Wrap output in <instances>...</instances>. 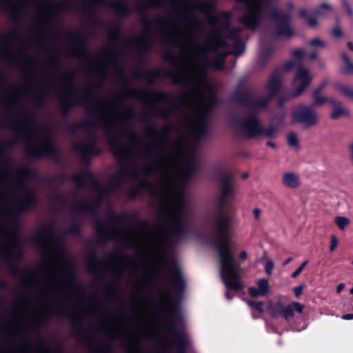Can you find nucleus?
Returning <instances> with one entry per match:
<instances>
[{
	"label": "nucleus",
	"mask_w": 353,
	"mask_h": 353,
	"mask_svg": "<svg viewBox=\"0 0 353 353\" xmlns=\"http://www.w3.org/2000/svg\"><path fill=\"white\" fill-rule=\"evenodd\" d=\"M154 185L143 181L139 190H146L161 200L167 210L169 230L181 234L184 229L188 215L185 189L179 180L180 178H157Z\"/></svg>",
	"instance_id": "1"
},
{
	"label": "nucleus",
	"mask_w": 353,
	"mask_h": 353,
	"mask_svg": "<svg viewBox=\"0 0 353 353\" xmlns=\"http://www.w3.org/2000/svg\"><path fill=\"white\" fill-rule=\"evenodd\" d=\"M230 219L220 214L215 221V228L219 242L216 248L219 254L220 274L227 290L239 291L243 287L238 274V265L231 250L230 243Z\"/></svg>",
	"instance_id": "2"
},
{
	"label": "nucleus",
	"mask_w": 353,
	"mask_h": 353,
	"mask_svg": "<svg viewBox=\"0 0 353 353\" xmlns=\"http://www.w3.org/2000/svg\"><path fill=\"white\" fill-rule=\"evenodd\" d=\"M188 56L183 61L176 74L178 83H192L197 94H192L194 99L201 97L204 88L208 89V83L205 79L204 49L190 41L188 46Z\"/></svg>",
	"instance_id": "3"
},
{
	"label": "nucleus",
	"mask_w": 353,
	"mask_h": 353,
	"mask_svg": "<svg viewBox=\"0 0 353 353\" xmlns=\"http://www.w3.org/2000/svg\"><path fill=\"white\" fill-rule=\"evenodd\" d=\"M130 241L132 246L146 256L154 273L160 272L166 266L165 243L160 233L142 230L132 234Z\"/></svg>",
	"instance_id": "4"
},
{
	"label": "nucleus",
	"mask_w": 353,
	"mask_h": 353,
	"mask_svg": "<svg viewBox=\"0 0 353 353\" xmlns=\"http://www.w3.org/2000/svg\"><path fill=\"white\" fill-rule=\"evenodd\" d=\"M317 113L309 106L301 105L294 109L292 113V122L299 123L305 128L315 125L319 121Z\"/></svg>",
	"instance_id": "5"
},
{
	"label": "nucleus",
	"mask_w": 353,
	"mask_h": 353,
	"mask_svg": "<svg viewBox=\"0 0 353 353\" xmlns=\"http://www.w3.org/2000/svg\"><path fill=\"white\" fill-rule=\"evenodd\" d=\"M312 75L307 69L299 68L293 80L295 95L301 94L310 85Z\"/></svg>",
	"instance_id": "6"
},
{
	"label": "nucleus",
	"mask_w": 353,
	"mask_h": 353,
	"mask_svg": "<svg viewBox=\"0 0 353 353\" xmlns=\"http://www.w3.org/2000/svg\"><path fill=\"white\" fill-rule=\"evenodd\" d=\"M236 130L245 135L252 137L261 132V125L256 118H252L243 123L236 124Z\"/></svg>",
	"instance_id": "7"
},
{
	"label": "nucleus",
	"mask_w": 353,
	"mask_h": 353,
	"mask_svg": "<svg viewBox=\"0 0 353 353\" xmlns=\"http://www.w3.org/2000/svg\"><path fill=\"white\" fill-rule=\"evenodd\" d=\"M34 201V195L32 190L23 188L21 190L20 196L17 198L18 211H25L28 210Z\"/></svg>",
	"instance_id": "8"
},
{
	"label": "nucleus",
	"mask_w": 353,
	"mask_h": 353,
	"mask_svg": "<svg viewBox=\"0 0 353 353\" xmlns=\"http://www.w3.org/2000/svg\"><path fill=\"white\" fill-rule=\"evenodd\" d=\"M270 292L269 282L265 279H261L256 283V288L250 287L248 288L249 294L252 297L265 296Z\"/></svg>",
	"instance_id": "9"
},
{
	"label": "nucleus",
	"mask_w": 353,
	"mask_h": 353,
	"mask_svg": "<svg viewBox=\"0 0 353 353\" xmlns=\"http://www.w3.org/2000/svg\"><path fill=\"white\" fill-rule=\"evenodd\" d=\"M234 196V187L228 178H225L222 182L221 192L220 195V204L225 205Z\"/></svg>",
	"instance_id": "10"
},
{
	"label": "nucleus",
	"mask_w": 353,
	"mask_h": 353,
	"mask_svg": "<svg viewBox=\"0 0 353 353\" xmlns=\"http://www.w3.org/2000/svg\"><path fill=\"white\" fill-rule=\"evenodd\" d=\"M328 104L332 109L331 117L333 119H337L343 117L349 116V111L343 106H341L336 99L332 98L329 99Z\"/></svg>",
	"instance_id": "11"
},
{
	"label": "nucleus",
	"mask_w": 353,
	"mask_h": 353,
	"mask_svg": "<svg viewBox=\"0 0 353 353\" xmlns=\"http://www.w3.org/2000/svg\"><path fill=\"white\" fill-rule=\"evenodd\" d=\"M334 88L338 93L353 100V88L350 85L341 82H336L334 83Z\"/></svg>",
	"instance_id": "12"
},
{
	"label": "nucleus",
	"mask_w": 353,
	"mask_h": 353,
	"mask_svg": "<svg viewBox=\"0 0 353 353\" xmlns=\"http://www.w3.org/2000/svg\"><path fill=\"white\" fill-rule=\"evenodd\" d=\"M283 305L277 303L276 304H273L271 302L268 303V305L267 310L269 311L270 315L273 317H277L282 313Z\"/></svg>",
	"instance_id": "13"
},
{
	"label": "nucleus",
	"mask_w": 353,
	"mask_h": 353,
	"mask_svg": "<svg viewBox=\"0 0 353 353\" xmlns=\"http://www.w3.org/2000/svg\"><path fill=\"white\" fill-rule=\"evenodd\" d=\"M37 147L39 148L37 149L36 154H45L50 151V145L46 140L43 139L39 140L37 142Z\"/></svg>",
	"instance_id": "14"
},
{
	"label": "nucleus",
	"mask_w": 353,
	"mask_h": 353,
	"mask_svg": "<svg viewBox=\"0 0 353 353\" xmlns=\"http://www.w3.org/2000/svg\"><path fill=\"white\" fill-rule=\"evenodd\" d=\"M320 92L319 90H315L312 94L313 103L316 106L323 105L326 102L328 103V99H330L321 95Z\"/></svg>",
	"instance_id": "15"
},
{
	"label": "nucleus",
	"mask_w": 353,
	"mask_h": 353,
	"mask_svg": "<svg viewBox=\"0 0 353 353\" xmlns=\"http://www.w3.org/2000/svg\"><path fill=\"white\" fill-rule=\"evenodd\" d=\"M343 65L341 69V72L345 74H353V63L346 57L343 56Z\"/></svg>",
	"instance_id": "16"
},
{
	"label": "nucleus",
	"mask_w": 353,
	"mask_h": 353,
	"mask_svg": "<svg viewBox=\"0 0 353 353\" xmlns=\"http://www.w3.org/2000/svg\"><path fill=\"white\" fill-rule=\"evenodd\" d=\"M334 223L340 230H344L350 225V221L345 216H336Z\"/></svg>",
	"instance_id": "17"
},
{
	"label": "nucleus",
	"mask_w": 353,
	"mask_h": 353,
	"mask_svg": "<svg viewBox=\"0 0 353 353\" xmlns=\"http://www.w3.org/2000/svg\"><path fill=\"white\" fill-rule=\"evenodd\" d=\"M282 183L287 188H295L300 185V181L299 178H283Z\"/></svg>",
	"instance_id": "18"
},
{
	"label": "nucleus",
	"mask_w": 353,
	"mask_h": 353,
	"mask_svg": "<svg viewBox=\"0 0 353 353\" xmlns=\"http://www.w3.org/2000/svg\"><path fill=\"white\" fill-rule=\"evenodd\" d=\"M287 142L290 147L297 149L299 147V139L296 134L290 132L287 136Z\"/></svg>",
	"instance_id": "19"
},
{
	"label": "nucleus",
	"mask_w": 353,
	"mask_h": 353,
	"mask_svg": "<svg viewBox=\"0 0 353 353\" xmlns=\"http://www.w3.org/2000/svg\"><path fill=\"white\" fill-rule=\"evenodd\" d=\"M281 315H283L286 320L292 318L294 316V308H292V305H289L287 307L283 306Z\"/></svg>",
	"instance_id": "20"
},
{
	"label": "nucleus",
	"mask_w": 353,
	"mask_h": 353,
	"mask_svg": "<svg viewBox=\"0 0 353 353\" xmlns=\"http://www.w3.org/2000/svg\"><path fill=\"white\" fill-rule=\"evenodd\" d=\"M309 46L312 50H316L319 48H324L325 46V44L324 43L323 41H322L319 39L316 38V39H314L310 41Z\"/></svg>",
	"instance_id": "21"
},
{
	"label": "nucleus",
	"mask_w": 353,
	"mask_h": 353,
	"mask_svg": "<svg viewBox=\"0 0 353 353\" xmlns=\"http://www.w3.org/2000/svg\"><path fill=\"white\" fill-rule=\"evenodd\" d=\"M188 154V148L185 145H180L176 150V158H183L187 156Z\"/></svg>",
	"instance_id": "22"
},
{
	"label": "nucleus",
	"mask_w": 353,
	"mask_h": 353,
	"mask_svg": "<svg viewBox=\"0 0 353 353\" xmlns=\"http://www.w3.org/2000/svg\"><path fill=\"white\" fill-rule=\"evenodd\" d=\"M274 266V264L272 260H268V261L265 264V270L268 274L271 275L272 274Z\"/></svg>",
	"instance_id": "23"
},
{
	"label": "nucleus",
	"mask_w": 353,
	"mask_h": 353,
	"mask_svg": "<svg viewBox=\"0 0 353 353\" xmlns=\"http://www.w3.org/2000/svg\"><path fill=\"white\" fill-rule=\"evenodd\" d=\"M347 152L349 160L353 165V141H350L347 144Z\"/></svg>",
	"instance_id": "24"
},
{
	"label": "nucleus",
	"mask_w": 353,
	"mask_h": 353,
	"mask_svg": "<svg viewBox=\"0 0 353 353\" xmlns=\"http://www.w3.org/2000/svg\"><path fill=\"white\" fill-rule=\"evenodd\" d=\"M308 263V261L306 260L301 265L300 267L296 270L292 274V278H296L300 274L301 272L303 271V270L305 268V267L307 265Z\"/></svg>",
	"instance_id": "25"
},
{
	"label": "nucleus",
	"mask_w": 353,
	"mask_h": 353,
	"mask_svg": "<svg viewBox=\"0 0 353 353\" xmlns=\"http://www.w3.org/2000/svg\"><path fill=\"white\" fill-rule=\"evenodd\" d=\"M177 338L179 343L181 345H185L189 341L188 336L186 334H178Z\"/></svg>",
	"instance_id": "26"
},
{
	"label": "nucleus",
	"mask_w": 353,
	"mask_h": 353,
	"mask_svg": "<svg viewBox=\"0 0 353 353\" xmlns=\"http://www.w3.org/2000/svg\"><path fill=\"white\" fill-rule=\"evenodd\" d=\"M12 174V169L10 166H6L2 168L0 176H11Z\"/></svg>",
	"instance_id": "27"
},
{
	"label": "nucleus",
	"mask_w": 353,
	"mask_h": 353,
	"mask_svg": "<svg viewBox=\"0 0 353 353\" xmlns=\"http://www.w3.org/2000/svg\"><path fill=\"white\" fill-rule=\"evenodd\" d=\"M338 245V240L334 235L331 236L330 251L333 252Z\"/></svg>",
	"instance_id": "28"
},
{
	"label": "nucleus",
	"mask_w": 353,
	"mask_h": 353,
	"mask_svg": "<svg viewBox=\"0 0 353 353\" xmlns=\"http://www.w3.org/2000/svg\"><path fill=\"white\" fill-rule=\"evenodd\" d=\"M305 22L312 28L315 27L317 24L316 18L310 17L305 19Z\"/></svg>",
	"instance_id": "29"
},
{
	"label": "nucleus",
	"mask_w": 353,
	"mask_h": 353,
	"mask_svg": "<svg viewBox=\"0 0 353 353\" xmlns=\"http://www.w3.org/2000/svg\"><path fill=\"white\" fill-rule=\"evenodd\" d=\"M292 306V308H294V311L296 310L299 313H302L303 310V305L299 303H293L291 304Z\"/></svg>",
	"instance_id": "30"
},
{
	"label": "nucleus",
	"mask_w": 353,
	"mask_h": 353,
	"mask_svg": "<svg viewBox=\"0 0 353 353\" xmlns=\"http://www.w3.org/2000/svg\"><path fill=\"white\" fill-rule=\"evenodd\" d=\"M254 307L260 312H264L266 310L264 306V303L262 302L254 303Z\"/></svg>",
	"instance_id": "31"
},
{
	"label": "nucleus",
	"mask_w": 353,
	"mask_h": 353,
	"mask_svg": "<svg viewBox=\"0 0 353 353\" xmlns=\"http://www.w3.org/2000/svg\"><path fill=\"white\" fill-rule=\"evenodd\" d=\"M304 286L301 285L294 288V292L296 296L299 297L303 292Z\"/></svg>",
	"instance_id": "32"
},
{
	"label": "nucleus",
	"mask_w": 353,
	"mask_h": 353,
	"mask_svg": "<svg viewBox=\"0 0 353 353\" xmlns=\"http://www.w3.org/2000/svg\"><path fill=\"white\" fill-rule=\"evenodd\" d=\"M329 84V80L328 79H324L321 83L319 87L316 89L319 91H321L324 88H325Z\"/></svg>",
	"instance_id": "33"
},
{
	"label": "nucleus",
	"mask_w": 353,
	"mask_h": 353,
	"mask_svg": "<svg viewBox=\"0 0 353 353\" xmlns=\"http://www.w3.org/2000/svg\"><path fill=\"white\" fill-rule=\"evenodd\" d=\"M293 54L295 57H302L304 55V52L302 50L299 49L293 52Z\"/></svg>",
	"instance_id": "34"
},
{
	"label": "nucleus",
	"mask_w": 353,
	"mask_h": 353,
	"mask_svg": "<svg viewBox=\"0 0 353 353\" xmlns=\"http://www.w3.org/2000/svg\"><path fill=\"white\" fill-rule=\"evenodd\" d=\"M325 8H330L327 5H322L319 10L317 11V16L319 17L323 14V10Z\"/></svg>",
	"instance_id": "35"
},
{
	"label": "nucleus",
	"mask_w": 353,
	"mask_h": 353,
	"mask_svg": "<svg viewBox=\"0 0 353 353\" xmlns=\"http://www.w3.org/2000/svg\"><path fill=\"white\" fill-rule=\"evenodd\" d=\"M332 34L334 37H339L341 35V31L339 28H335L332 30Z\"/></svg>",
	"instance_id": "36"
},
{
	"label": "nucleus",
	"mask_w": 353,
	"mask_h": 353,
	"mask_svg": "<svg viewBox=\"0 0 353 353\" xmlns=\"http://www.w3.org/2000/svg\"><path fill=\"white\" fill-rule=\"evenodd\" d=\"M344 320H352L353 319V314H347L342 316L341 317Z\"/></svg>",
	"instance_id": "37"
},
{
	"label": "nucleus",
	"mask_w": 353,
	"mask_h": 353,
	"mask_svg": "<svg viewBox=\"0 0 353 353\" xmlns=\"http://www.w3.org/2000/svg\"><path fill=\"white\" fill-rule=\"evenodd\" d=\"M248 254L245 251H241L239 254V257L241 259L245 260L247 259Z\"/></svg>",
	"instance_id": "38"
},
{
	"label": "nucleus",
	"mask_w": 353,
	"mask_h": 353,
	"mask_svg": "<svg viewBox=\"0 0 353 353\" xmlns=\"http://www.w3.org/2000/svg\"><path fill=\"white\" fill-rule=\"evenodd\" d=\"M345 285L343 283H340L336 287V292L339 294L344 288Z\"/></svg>",
	"instance_id": "39"
},
{
	"label": "nucleus",
	"mask_w": 353,
	"mask_h": 353,
	"mask_svg": "<svg viewBox=\"0 0 353 353\" xmlns=\"http://www.w3.org/2000/svg\"><path fill=\"white\" fill-rule=\"evenodd\" d=\"M264 134L265 135H266L267 137H271L274 134V131L273 130H267L264 132Z\"/></svg>",
	"instance_id": "40"
},
{
	"label": "nucleus",
	"mask_w": 353,
	"mask_h": 353,
	"mask_svg": "<svg viewBox=\"0 0 353 353\" xmlns=\"http://www.w3.org/2000/svg\"><path fill=\"white\" fill-rule=\"evenodd\" d=\"M222 59L219 61V63L217 65H214L213 66L216 69H221V64H222Z\"/></svg>",
	"instance_id": "41"
},
{
	"label": "nucleus",
	"mask_w": 353,
	"mask_h": 353,
	"mask_svg": "<svg viewBox=\"0 0 353 353\" xmlns=\"http://www.w3.org/2000/svg\"><path fill=\"white\" fill-rule=\"evenodd\" d=\"M307 56L310 59H314L316 58V54L314 52L309 53Z\"/></svg>",
	"instance_id": "42"
},
{
	"label": "nucleus",
	"mask_w": 353,
	"mask_h": 353,
	"mask_svg": "<svg viewBox=\"0 0 353 353\" xmlns=\"http://www.w3.org/2000/svg\"><path fill=\"white\" fill-rule=\"evenodd\" d=\"M254 214L256 218H259L260 216V210L259 209H255L254 210Z\"/></svg>",
	"instance_id": "43"
},
{
	"label": "nucleus",
	"mask_w": 353,
	"mask_h": 353,
	"mask_svg": "<svg viewBox=\"0 0 353 353\" xmlns=\"http://www.w3.org/2000/svg\"><path fill=\"white\" fill-rule=\"evenodd\" d=\"M292 261V258H288L283 262V265H287L288 263H290Z\"/></svg>",
	"instance_id": "44"
},
{
	"label": "nucleus",
	"mask_w": 353,
	"mask_h": 353,
	"mask_svg": "<svg viewBox=\"0 0 353 353\" xmlns=\"http://www.w3.org/2000/svg\"><path fill=\"white\" fill-rule=\"evenodd\" d=\"M348 48L351 50H353V44L352 43H348Z\"/></svg>",
	"instance_id": "45"
},
{
	"label": "nucleus",
	"mask_w": 353,
	"mask_h": 353,
	"mask_svg": "<svg viewBox=\"0 0 353 353\" xmlns=\"http://www.w3.org/2000/svg\"><path fill=\"white\" fill-rule=\"evenodd\" d=\"M284 176H287V177H289V176H294V174L292 173H287L284 175Z\"/></svg>",
	"instance_id": "46"
},
{
	"label": "nucleus",
	"mask_w": 353,
	"mask_h": 353,
	"mask_svg": "<svg viewBox=\"0 0 353 353\" xmlns=\"http://www.w3.org/2000/svg\"><path fill=\"white\" fill-rule=\"evenodd\" d=\"M254 302H248V304L250 307H254Z\"/></svg>",
	"instance_id": "47"
},
{
	"label": "nucleus",
	"mask_w": 353,
	"mask_h": 353,
	"mask_svg": "<svg viewBox=\"0 0 353 353\" xmlns=\"http://www.w3.org/2000/svg\"><path fill=\"white\" fill-rule=\"evenodd\" d=\"M254 302H248V304L250 307H254Z\"/></svg>",
	"instance_id": "48"
},
{
	"label": "nucleus",
	"mask_w": 353,
	"mask_h": 353,
	"mask_svg": "<svg viewBox=\"0 0 353 353\" xmlns=\"http://www.w3.org/2000/svg\"><path fill=\"white\" fill-rule=\"evenodd\" d=\"M268 145L270 147H274V143L272 142H268Z\"/></svg>",
	"instance_id": "49"
},
{
	"label": "nucleus",
	"mask_w": 353,
	"mask_h": 353,
	"mask_svg": "<svg viewBox=\"0 0 353 353\" xmlns=\"http://www.w3.org/2000/svg\"><path fill=\"white\" fill-rule=\"evenodd\" d=\"M225 297H226L228 300L231 299V297H230V296H229V295H228V292H225Z\"/></svg>",
	"instance_id": "50"
},
{
	"label": "nucleus",
	"mask_w": 353,
	"mask_h": 353,
	"mask_svg": "<svg viewBox=\"0 0 353 353\" xmlns=\"http://www.w3.org/2000/svg\"><path fill=\"white\" fill-rule=\"evenodd\" d=\"M350 293H351L352 294H353V288H351V290H350Z\"/></svg>",
	"instance_id": "51"
},
{
	"label": "nucleus",
	"mask_w": 353,
	"mask_h": 353,
	"mask_svg": "<svg viewBox=\"0 0 353 353\" xmlns=\"http://www.w3.org/2000/svg\"><path fill=\"white\" fill-rule=\"evenodd\" d=\"M242 176L246 177V176H248V174H244Z\"/></svg>",
	"instance_id": "52"
},
{
	"label": "nucleus",
	"mask_w": 353,
	"mask_h": 353,
	"mask_svg": "<svg viewBox=\"0 0 353 353\" xmlns=\"http://www.w3.org/2000/svg\"><path fill=\"white\" fill-rule=\"evenodd\" d=\"M348 10H349L350 13L352 12L351 10L349 8H348Z\"/></svg>",
	"instance_id": "53"
},
{
	"label": "nucleus",
	"mask_w": 353,
	"mask_h": 353,
	"mask_svg": "<svg viewBox=\"0 0 353 353\" xmlns=\"http://www.w3.org/2000/svg\"><path fill=\"white\" fill-rule=\"evenodd\" d=\"M2 221V218L0 216V222Z\"/></svg>",
	"instance_id": "54"
},
{
	"label": "nucleus",
	"mask_w": 353,
	"mask_h": 353,
	"mask_svg": "<svg viewBox=\"0 0 353 353\" xmlns=\"http://www.w3.org/2000/svg\"><path fill=\"white\" fill-rule=\"evenodd\" d=\"M180 353H185V352H180Z\"/></svg>",
	"instance_id": "55"
},
{
	"label": "nucleus",
	"mask_w": 353,
	"mask_h": 353,
	"mask_svg": "<svg viewBox=\"0 0 353 353\" xmlns=\"http://www.w3.org/2000/svg\"><path fill=\"white\" fill-rule=\"evenodd\" d=\"M352 264L353 265V261L352 262Z\"/></svg>",
	"instance_id": "56"
}]
</instances>
